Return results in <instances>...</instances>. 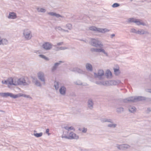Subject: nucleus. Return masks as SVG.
Masks as SVG:
<instances>
[{
  "label": "nucleus",
  "mask_w": 151,
  "mask_h": 151,
  "mask_svg": "<svg viewBox=\"0 0 151 151\" xmlns=\"http://www.w3.org/2000/svg\"><path fill=\"white\" fill-rule=\"evenodd\" d=\"M48 14L52 16H55L57 17H59L60 16V15L59 14H57L53 12H49L48 13Z\"/></svg>",
  "instance_id": "obj_19"
},
{
  "label": "nucleus",
  "mask_w": 151,
  "mask_h": 151,
  "mask_svg": "<svg viewBox=\"0 0 151 151\" xmlns=\"http://www.w3.org/2000/svg\"><path fill=\"white\" fill-rule=\"evenodd\" d=\"M26 81L24 78H22L19 79L14 78H9L7 81H3L2 83L3 84H8V86L9 85H17L25 84L26 83Z\"/></svg>",
  "instance_id": "obj_1"
},
{
  "label": "nucleus",
  "mask_w": 151,
  "mask_h": 151,
  "mask_svg": "<svg viewBox=\"0 0 151 151\" xmlns=\"http://www.w3.org/2000/svg\"><path fill=\"white\" fill-rule=\"evenodd\" d=\"M7 43V41L6 40L4 39L0 40V45L2 44H6Z\"/></svg>",
  "instance_id": "obj_17"
},
{
  "label": "nucleus",
  "mask_w": 151,
  "mask_h": 151,
  "mask_svg": "<svg viewBox=\"0 0 151 151\" xmlns=\"http://www.w3.org/2000/svg\"><path fill=\"white\" fill-rule=\"evenodd\" d=\"M114 72L116 75H118L119 73V68L114 69Z\"/></svg>",
  "instance_id": "obj_21"
},
{
  "label": "nucleus",
  "mask_w": 151,
  "mask_h": 151,
  "mask_svg": "<svg viewBox=\"0 0 151 151\" xmlns=\"http://www.w3.org/2000/svg\"><path fill=\"white\" fill-rule=\"evenodd\" d=\"M128 101H132V100H131V99H130V100H128Z\"/></svg>",
  "instance_id": "obj_32"
},
{
  "label": "nucleus",
  "mask_w": 151,
  "mask_h": 151,
  "mask_svg": "<svg viewBox=\"0 0 151 151\" xmlns=\"http://www.w3.org/2000/svg\"><path fill=\"white\" fill-rule=\"evenodd\" d=\"M119 6V4L116 3L113 4L112 5V6L113 7H116Z\"/></svg>",
  "instance_id": "obj_23"
},
{
  "label": "nucleus",
  "mask_w": 151,
  "mask_h": 151,
  "mask_svg": "<svg viewBox=\"0 0 151 151\" xmlns=\"http://www.w3.org/2000/svg\"><path fill=\"white\" fill-rule=\"evenodd\" d=\"M109 126L111 127H115L116 126V125L115 124H112V125H109Z\"/></svg>",
  "instance_id": "obj_30"
},
{
  "label": "nucleus",
  "mask_w": 151,
  "mask_h": 151,
  "mask_svg": "<svg viewBox=\"0 0 151 151\" xmlns=\"http://www.w3.org/2000/svg\"><path fill=\"white\" fill-rule=\"evenodd\" d=\"M89 29L91 30L101 32H105L108 31L109 30L106 29H98L95 27H91L89 28Z\"/></svg>",
  "instance_id": "obj_5"
},
{
  "label": "nucleus",
  "mask_w": 151,
  "mask_h": 151,
  "mask_svg": "<svg viewBox=\"0 0 151 151\" xmlns=\"http://www.w3.org/2000/svg\"><path fill=\"white\" fill-rule=\"evenodd\" d=\"M136 109L133 106H130L129 107V110L131 112H133L135 111Z\"/></svg>",
  "instance_id": "obj_16"
},
{
  "label": "nucleus",
  "mask_w": 151,
  "mask_h": 151,
  "mask_svg": "<svg viewBox=\"0 0 151 151\" xmlns=\"http://www.w3.org/2000/svg\"><path fill=\"white\" fill-rule=\"evenodd\" d=\"M66 88L64 87H61L60 89V92L61 94H64L65 93Z\"/></svg>",
  "instance_id": "obj_14"
},
{
  "label": "nucleus",
  "mask_w": 151,
  "mask_h": 151,
  "mask_svg": "<svg viewBox=\"0 0 151 151\" xmlns=\"http://www.w3.org/2000/svg\"><path fill=\"white\" fill-rule=\"evenodd\" d=\"M62 138H65L68 139H78V136L75 133L73 132H68V136L63 135L62 136Z\"/></svg>",
  "instance_id": "obj_2"
},
{
  "label": "nucleus",
  "mask_w": 151,
  "mask_h": 151,
  "mask_svg": "<svg viewBox=\"0 0 151 151\" xmlns=\"http://www.w3.org/2000/svg\"><path fill=\"white\" fill-rule=\"evenodd\" d=\"M56 85L55 84V86L56 89H58L59 87V84L57 82H56Z\"/></svg>",
  "instance_id": "obj_27"
},
{
  "label": "nucleus",
  "mask_w": 151,
  "mask_h": 151,
  "mask_svg": "<svg viewBox=\"0 0 151 151\" xmlns=\"http://www.w3.org/2000/svg\"><path fill=\"white\" fill-rule=\"evenodd\" d=\"M104 71L102 70H99L97 75V77L100 78L101 76H104Z\"/></svg>",
  "instance_id": "obj_12"
},
{
  "label": "nucleus",
  "mask_w": 151,
  "mask_h": 151,
  "mask_svg": "<svg viewBox=\"0 0 151 151\" xmlns=\"http://www.w3.org/2000/svg\"><path fill=\"white\" fill-rule=\"evenodd\" d=\"M64 128L65 129L67 130L68 132L70 130H72L73 131H75V129L72 126L70 127H65Z\"/></svg>",
  "instance_id": "obj_15"
},
{
  "label": "nucleus",
  "mask_w": 151,
  "mask_h": 151,
  "mask_svg": "<svg viewBox=\"0 0 151 151\" xmlns=\"http://www.w3.org/2000/svg\"><path fill=\"white\" fill-rule=\"evenodd\" d=\"M34 135L36 137H41L42 135V132L40 133H39L34 134Z\"/></svg>",
  "instance_id": "obj_20"
},
{
  "label": "nucleus",
  "mask_w": 151,
  "mask_h": 151,
  "mask_svg": "<svg viewBox=\"0 0 151 151\" xmlns=\"http://www.w3.org/2000/svg\"><path fill=\"white\" fill-rule=\"evenodd\" d=\"M38 76L39 78L42 81H44V74L41 72H39L38 74Z\"/></svg>",
  "instance_id": "obj_11"
},
{
  "label": "nucleus",
  "mask_w": 151,
  "mask_h": 151,
  "mask_svg": "<svg viewBox=\"0 0 151 151\" xmlns=\"http://www.w3.org/2000/svg\"><path fill=\"white\" fill-rule=\"evenodd\" d=\"M92 42L93 43V45L95 47H97L98 45H101L102 46L103 45L101 43L99 44V41L95 39H92Z\"/></svg>",
  "instance_id": "obj_8"
},
{
  "label": "nucleus",
  "mask_w": 151,
  "mask_h": 151,
  "mask_svg": "<svg viewBox=\"0 0 151 151\" xmlns=\"http://www.w3.org/2000/svg\"><path fill=\"white\" fill-rule=\"evenodd\" d=\"M0 96L3 97L10 96L13 98H16L18 96L17 95H15L12 93H0Z\"/></svg>",
  "instance_id": "obj_3"
},
{
  "label": "nucleus",
  "mask_w": 151,
  "mask_h": 151,
  "mask_svg": "<svg viewBox=\"0 0 151 151\" xmlns=\"http://www.w3.org/2000/svg\"><path fill=\"white\" fill-rule=\"evenodd\" d=\"M92 51H95L96 52H103L105 54L106 56L108 55L107 54L106 52L104 50L102 49H93L91 50Z\"/></svg>",
  "instance_id": "obj_10"
},
{
  "label": "nucleus",
  "mask_w": 151,
  "mask_h": 151,
  "mask_svg": "<svg viewBox=\"0 0 151 151\" xmlns=\"http://www.w3.org/2000/svg\"><path fill=\"white\" fill-rule=\"evenodd\" d=\"M106 76L107 78H111L112 77V73L109 70H106Z\"/></svg>",
  "instance_id": "obj_13"
},
{
  "label": "nucleus",
  "mask_w": 151,
  "mask_h": 151,
  "mask_svg": "<svg viewBox=\"0 0 151 151\" xmlns=\"http://www.w3.org/2000/svg\"><path fill=\"white\" fill-rule=\"evenodd\" d=\"M80 130L82 131V132L83 133L86 132L87 131V129L86 128H83V129H79Z\"/></svg>",
  "instance_id": "obj_25"
},
{
  "label": "nucleus",
  "mask_w": 151,
  "mask_h": 151,
  "mask_svg": "<svg viewBox=\"0 0 151 151\" xmlns=\"http://www.w3.org/2000/svg\"><path fill=\"white\" fill-rule=\"evenodd\" d=\"M88 106H92L93 105V103L91 101H88Z\"/></svg>",
  "instance_id": "obj_24"
},
{
  "label": "nucleus",
  "mask_w": 151,
  "mask_h": 151,
  "mask_svg": "<svg viewBox=\"0 0 151 151\" xmlns=\"http://www.w3.org/2000/svg\"><path fill=\"white\" fill-rule=\"evenodd\" d=\"M17 17V15L14 12H11L9 13L8 18L9 19H14Z\"/></svg>",
  "instance_id": "obj_9"
},
{
  "label": "nucleus",
  "mask_w": 151,
  "mask_h": 151,
  "mask_svg": "<svg viewBox=\"0 0 151 151\" xmlns=\"http://www.w3.org/2000/svg\"><path fill=\"white\" fill-rule=\"evenodd\" d=\"M38 11L39 12H45V9H38Z\"/></svg>",
  "instance_id": "obj_26"
},
{
  "label": "nucleus",
  "mask_w": 151,
  "mask_h": 151,
  "mask_svg": "<svg viewBox=\"0 0 151 151\" xmlns=\"http://www.w3.org/2000/svg\"><path fill=\"white\" fill-rule=\"evenodd\" d=\"M112 37H113V36H114V34H113V35H112Z\"/></svg>",
  "instance_id": "obj_31"
},
{
  "label": "nucleus",
  "mask_w": 151,
  "mask_h": 151,
  "mask_svg": "<svg viewBox=\"0 0 151 151\" xmlns=\"http://www.w3.org/2000/svg\"><path fill=\"white\" fill-rule=\"evenodd\" d=\"M59 64V63H56L55 64V66L53 68V69H52V70H54V69H55V67H56Z\"/></svg>",
  "instance_id": "obj_28"
},
{
  "label": "nucleus",
  "mask_w": 151,
  "mask_h": 151,
  "mask_svg": "<svg viewBox=\"0 0 151 151\" xmlns=\"http://www.w3.org/2000/svg\"><path fill=\"white\" fill-rule=\"evenodd\" d=\"M52 45L48 42H45L42 45V47L46 50H49L52 48Z\"/></svg>",
  "instance_id": "obj_7"
},
{
  "label": "nucleus",
  "mask_w": 151,
  "mask_h": 151,
  "mask_svg": "<svg viewBox=\"0 0 151 151\" xmlns=\"http://www.w3.org/2000/svg\"><path fill=\"white\" fill-rule=\"evenodd\" d=\"M86 68L87 70H91L92 68V65L89 64H87L86 65Z\"/></svg>",
  "instance_id": "obj_18"
},
{
  "label": "nucleus",
  "mask_w": 151,
  "mask_h": 151,
  "mask_svg": "<svg viewBox=\"0 0 151 151\" xmlns=\"http://www.w3.org/2000/svg\"><path fill=\"white\" fill-rule=\"evenodd\" d=\"M49 129H46V133L48 134V135H49L50 134L49 133Z\"/></svg>",
  "instance_id": "obj_29"
},
{
  "label": "nucleus",
  "mask_w": 151,
  "mask_h": 151,
  "mask_svg": "<svg viewBox=\"0 0 151 151\" xmlns=\"http://www.w3.org/2000/svg\"><path fill=\"white\" fill-rule=\"evenodd\" d=\"M128 22H133L136 23L137 24L139 25L143 24V23L139 20L134 18H130L128 19Z\"/></svg>",
  "instance_id": "obj_6"
},
{
  "label": "nucleus",
  "mask_w": 151,
  "mask_h": 151,
  "mask_svg": "<svg viewBox=\"0 0 151 151\" xmlns=\"http://www.w3.org/2000/svg\"><path fill=\"white\" fill-rule=\"evenodd\" d=\"M24 35L25 38L27 39H30L32 36L30 31L27 29L24 30Z\"/></svg>",
  "instance_id": "obj_4"
},
{
  "label": "nucleus",
  "mask_w": 151,
  "mask_h": 151,
  "mask_svg": "<svg viewBox=\"0 0 151 151\" xmlns=\"http://www.w3.org/2000/svg\"><path fill=\"white\" fill-rule=\"evenodd\" d=\"M39 56L40 57L45 59L46 60H48V58H47L45 56H44L43 55H39Z\"/></svg>",
  "instance_id": "obj_22"
}]
</instances>
